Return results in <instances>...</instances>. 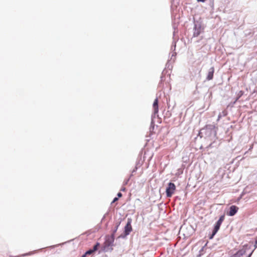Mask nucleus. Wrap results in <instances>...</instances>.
Here are the masks:
<instances>
[{"label":"nucleus","instance_id":"nucleus-14","mask_svg":"<svg viewBox=\"0 0 257 257\" xmlns=\"http://www.w3.org/2000/svg\"><path fill=\"white\" fill-rule=\"evenodd\" d=\"M117 196H118V197H121L122 196V194L120 192L118 193Z\"/></svg>","mask_w":257,"mask_h":257},{"label":"nucleus","instance_id":"nucleus-11","mask_svg":"<svg viewBox=\"0 0 257 257\" xmlns=\"http://www.w3.org/2000/svg\"><path fill=\"white\" fill-rule=\"evenodd\" d=\"M243 94V92L242 91H240L237 95H238V97H237V99H238L239 97H240Z\"/></svg>","mask_w":257,"mask_h":257},{"label":"nucleus","instance_id":"nucleus-12","mask_svg":"<svg viewBox=\"0 0 257 257\" xmlns=\"http://www.w3.org/2000/svg\"><path fill=\"white\" fill-rule=\"evenodd\" d=\"M119 225V224H118L116 225V226L115 227V229L113 230V233H114V234H115V233L116 232V231H117V229H118V227Z\"/></svg>","mask_w":257,"mask_h":257},{"label":"nucleus","instance_id":"nucleus-18","mask_svg":"<svg viewBox=\"0 0 257 257\" xmlns=\"http://www.w3.org/2000/svg\"><path fill=\"white\" fill-rule=\"evenodd\" d=\"M87 255H85V253L83 254L81 257H86Z\"/></svg>","mask_w":257,"mask_h":257},{"label":"nucleus","instance_id":"nucleus-4","mask_svg":"<svg viewBox=\"0 0 257 257\" xmlns=\"http://www.w3.org/2000/svg\"><path fill=\"white\" fill-rule=\"evenodd\" d=\"M238 209L239 208L238 207L235 205H232L229 207V211L227 212L226 214L228 216H233L237 213Z\"/></svg>","mask_w":257,"mask_h":257},{"label":"nucleus","instance_id":"nucleus-7","mask_svg":"<svg viewBox=\"0 0 257 257\" xmlns=\"http://www.w3.org/2000/svg\"><path fill=\"white\" fill-rule=\"evenodd\" d=\"M153 107L154 109V111L155 114L158 113L159 111V107H158V98H156L154 101L153 104Z\"/></svg>","mask_w":257,"mask_h":257},{"label":"nucleus","instance_id":"nucleus-5","mask_svg":"<svg viewBox=\"0 0 257 257\" xmlns=\"http://www.w3.org/2000/svg\"><path fill=\"white\" fill-rule=\"evenodd\" d=\"M132 231L131 220L128 219L127 222L124 227V235L126 236L128 235Z\"/></svg>","mask_w":257,"mask_h":257},{"label":"nucleus","instance_id":"nucleus-13","mask_svg":"<svg viewBox=\"0 0 257 257\" xmlns=\"http://www.w3.org/2000/svg\"><path fill=\"white\" fill-rule=\"evenodd\" d=\"M129 179H130L128 178V179H127L126 181H125L124 182V185H126V184H127V183H128V181H129Z\"/></svg>","mask_w":257,"mask_h":257},{"label":"nucleus","instance_id":"nucleus-19","mask_svg":"<svg viewBox=\"0 0 257 257\" xmlns=\"http://www.w3.org/2000/svg\"><path fill=\"white\" fill-rule=\"evenodd\" d=\"M254 246H255V247L256 248V247H257V244H255H255H254Z\"/></svg>","mask_w":257,"mask_h":257},{"label":"nucleus","instance_id":"nucleus-10","mask_svg":"<svg viewBox=\"0 0 257 257\" xmlns=\"http://www.w3.org/2000/svg\"><path fill=\"white\" fill-rule=\"evenodd\" d=\"M224 217H225L224 215H221L218 220L219 222L222 223V222L223 221V220L224 219Z\"/></svg>","mask_w":257,"mask_h":257},{"label":"nucleus","instance_id":"nucleus-6","mask_svg":"<svg viewBox=\"0 0 257 257\" xmlns=\"http://www.w3.org/2000/svg\"><path fill=\"white\" fill-rule=\"evenodd\" d=\"M100 246V243L99 242H97L93 246V249H89L85 252V255H90L95 251H96L98 247Z\"/></svg>","mask_w":257,"mask_h":257},{"label":"nucleus","instance_id":"nucleus-3","mask_svg":"<svg viewBox=\"0 0 257 257\" xmlns=\"http://www.w3.org/2000/svg\"><path fill=\"white\" fill-rule=\"evenodd\" d=\"M246 248V246H243L242 248L238 250L235 254L233 255L234 257H250L252 252L250 253L248 255L244 256L245 255Z\"/></svg>","mask_w":257,"mask_h":257},{"label":"nucleus","instance_id":"nucleus-2","mask_svg":"<svg viewBox=\"0 0 257 257\" xmlns=\"http://www.w3.org/2000/svg\"><path fill=\"white\" fill-rule=\"evenodd\" d=\"M176 190V186L173 183L170 182L166 190V196L167 197H171Z\"/></svg>","mask_w":257,"mask_h":257},{"label":"nucleus","instance_id":"nucleus-20","mask_svg":"<svg viewBox=\"0 0 257 257\" xmlns=\"http://www.w3.org/2000/svg\"><path fill=\"white\" fill-rule=\"evenodd\" d=\"M255 244H257V240L255 241Z\"/></svg>","mask_w":257,"mask_h":257},{"label":"nucleus","instance_id":"nucleus-1","mask_svg":"<svg viewBox=\"0 0 257 257\" xmlns=\"http://www.w3.org/2000/svg\"><path fill=\"white\" fill-rule=\"evenodd\" d=\"M114 240V233H112L111 235H106L105 236V241L103 243L104 250L108 248L109 246L110 247V250H113V248L111 246L113 245V243Z\"/></svg>","mask_w":257,"mask_h":257},{"label":"nucleus","instance_id":"nucleus-17","mask_svg":"<svg viewBox=\"0 0 257 257\" xmlns=\"http://www.w3.org/2000/svg\"><path fill=\"white\" fill-rule=\"evenodd\" d=\"M121 191H125V188H121Z\"/></svg>","mask_w":257,"mask_h":257},{"label":"nucleus","instance_id":"nucleus-15","mask_svg":"<svg viewBox=\"0 0 257 257\" xmlns=\"http://www.w3.org/2000/svg\"><path fill=\"white\" fill-rule=\"evenodd\" d=\"M117 200H118V198L115 197V198H114V199H113V200L112 201V203L115 202V201H116Z\"/></svg>","mask_w":257,"mask_h":257},{"label":"nucleus","instance_id":"nucleus-8","mask_svg":"<svg viewBox=\"0 0 257 257\" xmlns=\"http://www.w3.org/2000/svg\"><path fill=\"white\" fill-rule=\"evenodd\" d=\"M214 72V67H212L209 69L208 73V75L207 76V79L208 80H210L213 79Z\"/></svg>","mask_w":257,"mask_h":257},{"label":"nucleus","instance_id":"nucleus-9","mask_svg":"<svg viewBox=\"0 0 257 257\" xmlns=\"http://www.w3.org/2000/svg\"><path fill=\"white\" fill-rule=\"evenodd\" d=\"M221 224H222L221 222H219L218 220L217 221V222H216V223L214 226L213 231L212 232V236H214L216 233V232L218 231V230L219 229Z\"/></svg>","mask_w":257,"mask_h":257},{"label":"nucleus","instance_id":"nucleus-16","mask_svg":"<svg viewBox=\"0 0 257 257\" xmlns=\"http://www.w3.org/2000/svg\"><path fill=\"white\" fill-rule=\"evenodd\" d=\"M206 0H197L198 2H204Z\"/></svg>","mask_w":257,"mask_h":257}]
</instances>
